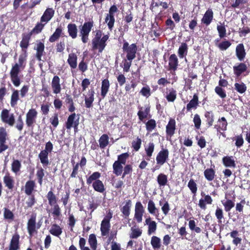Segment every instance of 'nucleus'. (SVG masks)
<instances>
[{
	"mask_svg": "<svg viewBox=\"0 0 250 250\" xmlns=\"http://www.w3.org/2000/svg\"><path fill=\"white\" fill-rule=\"evenodd\" d=\"M102 32L100 30L95 31V34L92 40V47L93 50L98 49L99 52L102 53L105 47L106 42L108 40L109 34L104 35L102 37Z\"/></svg>",
	"mask_w": 250,
	"mask_h": 250,
	"instance_id": "nucleus-1",
	"label": "nucleus"
},
{
	"mask_svg": "<svg viewBox=\"0 0 250 250\" xmlns=\"http://www.w3.org/2000/svg\"><path fill=\"white\" fill-rule=\"evenodd\" d=\"M94 22L93 21L85 22L80 28V36L83 43H86L88 41L89 34L93 27Z\"/></svg>",
	"mask_w": 250,
	"mask_h": 250,
	"instance_id": "nucleus-2",
	"label": "nucleus"
},
{
	"mask_svg": "<svg viewBox=\"0 0 250 250\" xmlns=\"http://www.w3.org/2000/svg\"><path fill=\"white\" fill-rule=\"evenodd\" d=\"M137 50V45L135 43L129 45L125 42L123 44V50L126 53V57L128 61H132L135 58Z\"/></svg>",
	"mask_w": 250,
	"mask_h": 250,
	"instance_id": "nucleus-3",
	"label": "nucleus"
},
{
	"mask_svg": "<svg viewBox=\"0 0 250 250\" xmlns=\"http://www.w3.org/2000/svg\"><path fill=\"white\" fill-rule=\"evenodd\" d=\"M22 68L18 66V64H14L12 66L10 72L11 80L13 84L16 86H19L21 84L20 78L19 74Z\"/></svg>",
	"mask_w": 250,
	"mask_h": 250,
	"instance_id": "nucleus-4",
	"label": "nucleus"
},
{
	"mask_svg": "<svg viewBox=\"0 0 250 250\" xmlns=\"http://www.w3.org/2000/svg\"><path fill=\"white\" fill-rule=\"evenodd\" d=\"M118 11V8L115 5H113L109 10L105 18V22L107 23L108 28L112 30L115 22L114 14Z\"/></svg>",
	"mask_w": 250,
	"mask_h": 250,
	"instance_id": "nucleus-5",
	"label": "nucleus"
},
{
	"mask_svg": "<svg viewBox=\"0 0 250 250\" xmlns=\"http://www.w3.org/2000/svg\"><path fill=\"white\" fill-rule=\"evenodd\" d=\"M38 112L35 109L31 108L26 114V124L28 127L33 125L36 123Z\"/></svg>",
	"mask_w": 250,
	"mask_h": 250,
	"instance_id": "nucleus-6",
	"label": "nucleus"
},
{
	"mask_svg": "<svg viewBox=\"0 0 250 250\" xmlns=\"http://www.w3.org/2000/svg\"><path fill=\"white\" fill-rule=\"evenodd\" d=\"M1 120L3 122L13 126L15 123V117L13 114H10L7 109L2 111L0 115Z\"/></svg>",
	"mask_w": 250,
	"mask_h": 250,
	"instance_id": "nucleus-7",
	"label": "nucleus"
},
{
	"mask_svg": "<svg viewBox=\"0 0 250 250\" xmlns=\"http://www.w3.org/2000/svg\"><path fill=\"white\" fill-rule=\"evenodd\" d=\"M169 152L167 149H162L157 154L156 158L157 164L164 165L168 159Z\"/></svg>",
	"mask_w": 250,
	"mask_h": 250,
	"instance_id": "nucleus-8",
	"label": "nucleus"
},
{
	"mask_svg": "<svg viewBox=\"0 0 250 250\" xmlns=\"http://www.w3.org/2000/svg\"><path fill=\"white\" fill-rule=\"evenodd\" d=\"M79 117L77 116L75 113H72L68 118L65 123V126L67 129H71L72 127H76L79 124Z\"/></svg>",
	"mask_w": 250,
	"mask_h": 250,
	"instance_id": "nucleus-9",
	"label": "nucleus"
},
{
	"mask_svg": "<svg viewBox=\"0 0 250 250\" xmlns=\"http://www.w3.org/2000/svg\"><path fill=\"white\" fill-rule=\"evenodd\" d=\"M51 86L53 93L55 94H59L62 90L60 83V79L58 76H55L51 83Z\"/></svg>",
	"mask_w": 250,
	"mask_h": 250,
	"instance_id": "nucleus-10",
	"label": "nucleus"
},
{
	"mask_svg": "<svg viewBox=\"0 0 250 250\" xmlns=\"http://www.w3.org/2000/svg\"><path fill=\"white\" fill-rule=\"evenodd\" d=\"M112 217V214H109L102 221L101 226V230L103 235H105L108 232L110 227L109 220Z\"/></svg>",
	"mask_w": 250,
	"mask_h": 250,
	"instance_id": "nucleus-11",
	"label": "nucleus"
},
{
	"mask_svg": "<svg viewBox=\"0 0 250 250\" xmlns=\"http://www.w3.org/2000/svg\"><path fill=\"white\" fill-rule=\"evenodd\" d=\"M36 216L32 215L27 222V230L29 234L31 236L36 231Z\"/></svg>",
	"mask_w": 250,
	"mask_h": 250,
	"instance_id": "nucleus-12",
	"label": "nucleus"
},
{
	"mask_svg": "<svg viewBox=\"0 0 250 250\" xmlns=\"http://www.w3.org/2000/svg\"><path fill=\"white\" fill-rule=\"evenodd\" d=\"M144 211V208L141 203L140 202H137L135 205L134 217L139 223L142 221V216Z\"/></svg>",
	"mask_w": 250,
	"mask_h": 250,
	"instance_id": "nucleus-13",
	"label": "nucleus"
},
{
	"mask_svg": "<svg viewBox=\"0 0 250 250\" xmlns=\"http://www.w3.org/2000/svg\"><path fill=\"white\" fill-rule=\"evenodd\" d=\"M55 11L51 8H47L41 18V22H48L54 16Z\"/></svg>",
	"mask_w": 250,
	"mask_h": 250,
	"instance_id": "nucleus-14",
	"label": "nucleus"
},
{
	"mask_svg": "<svg viewBox=\"0 0 250 250\" xmlns=\"http://www.w3.org/2000/svg\"><path fill=\"white\" fill-rule=\"evenodd\" d=\"M176 129V122L174 119H170L166 126V133L168 136H172Z\"/></svg>",
	"mask_w": 250,
	"mask_h": 250,
	"instance_id": "nucleus-15",
	"label": "nucleus"
},
{
	"mask_svg": "<svg viewBox=\"0 0 250 250\" xmlns=\"http://www.w3.org/2000/svg\"><path fill=\"white\" fill-rule=\"evenodd\" d=\"M19 240L20 235L18 234L13 235L10 243L9 250H18L20 248Z\"/></svg>",
	"mask_w": 250,
	"mask_h": 250,
	"instance_id": "nucleus-16",
	"label": "nucleus"
},
{
	"mask_svg": "<svg viewBox=\"0 0 250 250\" xmlns=\"http://www.w3.org/2000/svg\"><path fill=\"white\" fill-rule=\"evenodd\" d=\"M94 91L93 89L89 90L88 93L84 97V102L85 106L87 108H90L92 106V104L94 100Z\"/></svg>",
	"mask_w": 250,
	"mask_h": 250,
	"instance_id": "nucleus-17",
	"label": "nucleus"
},
{
	"mask_svg": "<svg viewBox=\"0 0 250 250\" xmlns=\"http://www.w3.org/2000/svg\"><path fill=\"white\" fill-rule=\"evenodd\" d=\"M236 55L238 59L242 61L246 57V53L244 46L242 43L238 44L236 47Z\"/></svg>",
	"mask_w": 250,
	"mask_h": 250,
	"instance_id": "nucleus-18",
	"label": "nucleus"
},
{
	"mask_svg": "<svg viewBox=\"0 0 250 250\" xmlns=\"http://www.w3.org/2000/svg\"><path fill=\"white\" fill-rule=\"evenodd\" d=\"M213 17V13L212 10L211 9H208L204 15L201 21L206 25H208L212 21Z\"/></svg>",
	"mask_w": 250,
	"mask_h": 250,
	"instance_id": "nucleus-19",
	"label": "nucleus"
},
{
	"mask_svg": "<svg viewBox=\"0 0 250 250\" xmlns=\"http://www.w3.org/2000/svg\"><path fill=\"white\" fill-rule=\"evenodd\" d=\"M3 183L5 185V186L7 187L9 189H12L14 187V180L9 173L6 174L3 177Z\"/></svg>",
	"mask_w": 250,
	"mask_h": 250,
	"instance_id": "nucleus-20",
	"label": "nucleus"
},
{
	"mask_svg": "<svg viewBox=\"0 0 250 250\" xmlns=\"http://www.w3.org/2000/svg\"><path fill=\"white\" fill-rule=\"evenodd\" d=\"M178 63V58L175 54H172L169 58V69L175 71L177 68Z\"/></svg>",
	"mask_w": 250,
	"mask_h": 250,
	"instance_id": "nucleus-21",
	"label": "nucleus"
},
{
	"mask_svg": "<svg viewBox=\"0 0 250 250\" xmlns=\"http://www.w3.org/2000/svg\"><path fill=\"white\" fill-rule=\"evenodd\" d=\"M44 49V45L42 42H39L37 44L35 50H36V57L39 60H41V57L43 55Z\"/></svg>",
	"mask_w": 250,
	"mask_h": 250,
	"instance_id": "nucleus-22",
	"label": "nucleus"
},
{
	"mask_svg": "<svg viewBox=\"0 0 250 250\" xmlns=\"http://www.w3.org/2000/svg\"><path fill=\"white\" fill-rule=\"evenodd\" d=\"M67 30L69 35L72 38L75 39L77 36L78 29L74 23H70L67 25Z\"/></svg>",
	"mask_w": 250,
	"mask_h": 250,
	"instance_id": "nucleus-23",
	"label": "nucleus"
},
{
	"mask_svg": "<svg viewBox=\"0 0 250 250\" xmlns=\"http://www.w3.org/2000/svg\"><path fill=\"white\" fill-rule=\"evenodd\" d=\"M67 62L72 68H76L77 66V56L75 53H70L68 55Z\"/></svg>",
	"mask_w": 250,
	"mask_h": 250,
	"instance_id": "nucleus-24",
	"label": "nucleus"
},
{
	"mask_svg": "<svg viewBox=\"0 0 250 250\" xmlns=\"http://www.w3.org/2000/svg\"><path fill=\"white\" fill-rule=\"evenodd\" d=\"M233 70L234 74L237 76H239L242 73L244 72L247 68V65L244 63H240L237 66H234Z\"/></svg>",
	"mask_w": 250,
	"mask_h": 250,
	"instance_id": "nucleus-25",
	"label": "nucleus"
},
{
	"mask_svg": "<svg viewBox=\"0 0 250 250\" xmlns=\"http://www.w3.org/2000/svg\"><path fill=\"white\" fill-rule=\"evenodd\" d=\"M110 84L107 79H104L102 81L101 87V96L104 98L107 93Z\"/></svg>",
	"mask_w": 250,
	"mask_h": 250,
	"instance_id": "nucleus-26",
	"label": "nucleus"
},
{
	"mask_svg": "<svg viewBox=\"0 0 250 250\" xmlns=\"http://www.w3.org/2000/svg\"><path fill=\"white\" fill-rule=\"evenodd\" d=\"M146 223L148 226V233L150 235L155 232L157 225L156 223L154 221H151L150 217L146 220Z\"/></svg>",
	"mask_w": 250,
	"mask_h": 250,
	"instance_id": "nucleus-27",
	"label": "nucleus"
},
{
	"mask_svg": "<svg viewBox=\"0 0 250 250\" xmlns=\"http://www.w3.org/2000/svg\"><path fill=\"white\" fill-rule=\"evenodd\" d=\"M176 91L173 88H171L167 91L165 97L168 102H173L176 99Z\"/></svg>",
	"mask_w": 250,
	"mask_h": 250,
	"instance_id": "nucleus-28",
	"label": "nucleus"
},
{
	"mask_svg": "<svg viewBox=\"0 0 250 250\" xmlns=\"http://www.w3.org/2000/svg\"><path fill=\"white\" fill-rule=\"evenodd\" d=\"M223 163L226 167H235V161L232 156H225L223 158Z\"/></svg>",
	"mask_w": 250,
	"mask_h": 250,
	"instance_id": "nucleus-29",
	"label": "nucleus"
},
{
	"mask_svg": "<svg viewBox=\"0 0 250 250\" xmlns=\"http://www.w3.org/2000/svg\"><path fill=\"white\" fill-rule=\"evenodd\" d=\"M62 29L61 26L57 27L55 32L50 36L49 41L51 42H53L59 39L62 33Z\"/></svg>",
	"mask_w": 250,
	"mask_h": 250,
	"instance_id": "nucleus-30",
	"label": "nucleus"
},
{
	"mask_svg": "<svg viewBox=\"0 0 250 250\" xmlns=\"http://www.w3.org/2000/svg\"><path fill=\"white\" fill-rule=\"evenodd\" d=\"M92 186H93V188L96 191L102 193L105 190L104 185L103 182L99 180H97L94 181L93 183Z\"/></svg>",
	"mask_w": 250,
	"mask_h": 250,
	"instance_id": "nucleus-31",
	"label": "nucleus"
},
{
	"mask_svg": "<svg viewBox=\"0 0 250 250\" xmlns=\"http://www.w3.org/2000/svg\"><path fill=\"white\" fill-rule=\"evenodd\" d=\"M99 146L101 148H104L109 144V137L107 134L102 135L99 140Z\"/></svg>",
	"mask_w": 250,
	"mask_h": 250,
	"instance_id": "nucleus-32",
	"label": "nucleus"
},
{
	"mask_svg": "<svg viewBox=\"0 0 250 250\" xmlns=\"http://www.w3.org/2000/svg\"><path fill=\"white\" fill-rule=\"evenodd\" d=\"M48 155V153L45 150L41 151L39 155L41 162L44 166H47L49 164Z\"/></svg>",
	"mask_w": 250,
	"mask_h": 250,
	"instance_id": "nucleus-33",
	"label": "nucleus"
},
{
	"mask_svg": "<svg viewBox=\"0 0 250 250\" xmlns=\"http://www.w3.org/2000/svg\"><path fill=\"white\" fill-rule=\"evenodd\" d=\"M217 129L225 131L227 129L228 123L225 117L219 119L217 122Z\"/></svg>",
	"mask_w": 250,
	"mask_h": 250,
	"instance_id": "nucleus-34",
	"label": "nucleus"
},
{
	"mask_svg": "<svg viewBox=\"0 0 250 250\" xmlns=\"http://www.w3.org/2000/svg\"><path fill=\"white\" fill-rule=\"evenodd\" d=\"M157 182L160 187L166 186L168 182L167 176L163 173L159 174L157 177Z\"/></svg>",
	"mask_w": 250,
	"mask_h": 250,
	"instance_id": "nucleus-35",
	"label": "nucleus"
},
{
	"mask_svg": "<svg viewBox=\"0 0 250 250\" xmlns=\"http://www.w3.org/2000/svg\"><path fill=\"white\" fill-rule=\"evenodd\" d=\"M49 232L52 235L58 237L62 234V230L59 226L54 224L51 227Z\"/></svg>",
	"mask_w": 250,
	"mask_h": 250,
	"instance_id": "nucleus-36",
	"label": "nucleus"
},
{
	"mask_svg": "<svg viewBox=\"0 0 250 250\" xmlns=\"http://www.w3.org/2000/svg\"><path fill=\"white\" fill-rule=\"evenodd\" d=\"M19 99V91L17 90H14L11 97L10 104L12 107H15L17 104Z\"/></svg>",
	"mask_w": 250,
	"mask_h": 250,
	"instance_id": "nucleus-37",
	"label": "nucleus"
},
{
	"mask_svg": "<svg viewBox=\"0 0 250 250\" xmlns=\"http://www.w3.org/2000/svg\"><path fill=\"white\" fill-rule=\"evenodd\" d=\"M142 230L138 227H133L131 229L130 237L131 238H137L142 234Z\"/></svg>",
	"mask_w": 250,
	"mask_h": 250,
	"instance_id": "nucleus-38",
	"label": "nucleus"
},
{
	"mask_svg": "<svg viewBox=\"0 0 250 250\" xmlns=\"http://www.w3.org/2000/svg\"><path fill=\"white\" fill-rule=\"evenodd\" d=\"M122 165L117 161L113 165V172L117 176L120 175L122 173L123 167Z\"/></svg>",
	"mask_w": 250,
	"mask_h": 250,
	"instance_id": "nucleus-39",
	"label": "nucleus"
},
{
	"mask_svg": "<svg viewBox=\"0 0 250 250\" xmlns=\"http://www.w3.org/2000/svg\"><path fill=\"white\" fill-rule=\"evenodd\" d=\"M35 187V182L33 181H29L26 183L25 186V192L29 195L31 194Z\"/></svg>",
	"mask_w": 250,
	"mask_h": 250,
	"instance_id": "nucleus-40",
	"label": "nucleus"
},
{
	"mask_svg": "<svg viewBox=\"0 0 250 250\" xmlns=\"http://www.w3.org/2000/svg\"><path fill=\"white\" fill-rule=\"evenodd\" d=\"M88 243L92 250H96L97 242L95 234H91L89 236Z\"/></svg>",
	"mask_w": 250,
	"mask_h": 250,
	"instance_id": "nucleus-41",
	"label": "nucleus"
},
{
	"mask_svg": "<svg viewBox=\"0 0 250 250\" xmlns=\"http://www.w3.org/2000/svg\"><path fill=\"white\" fill-rule=\"evenodd\" d=\"M204 175L208 181H212L215 177V171L211 168H208L205 170Z\"/></svg>",
	"mask_w": 250,
	"mask_h": 250,
	"instance_id": "nucleus-42",
	"label": "nucleus"
},
{
	"mask_svg": "<svg viewBox=\"0 0 250 250\" xmlns=\"http://www.w3.org/2000/svg\"><path fill=\"white\" fill-rule=\"evenodd\" d=\"M151 244L154 250L159 249L161 247V239L155 236L151 237Z\"/></svg>",
	"mask_w": 250,
	"mask_h": 250,
	"instance_id": "nucleus-43",
	"label": "nucleus"
},
{
	"mask_svg": "<svg viewBox=\"0 0 250 250\" xmlns=\"http://www.w3.org/2000/svg\"><path fill=\"white\" fill-rule=\"evenodd\" d=\"M21 167V162L18 160H14L11 164L12 171L15 173H17L20 170Z\"/></svg>",
	"mask_w": 250,
	"mask_h": 250,
	"instance_id": "nucleus-44",
	"label": "nucleus"
},
{
	"mask_svg": "<svg viewBox=\"0 0 250 250\" xmlns=\"http://www.w3.org/2000/svg\"><path fill=\"white\" fill-rule=\"evenodd\" d=\"M235 89L239 93H244L247 90V86L243 83H235L234 84Z\"/></svg>",
	"mask_w": 250,
	"mask_h": 250,
	"instance_id": "nucleus-45",
	"label": "nucleus"
},
{
	"mask_svg": "<svg viewBox=\"0 0 250 250\" xmlns=\"http://www.w3.org/2000/svg\"><path fill=\"white\" fill-rule=\"evenodd\" d=\"M131 201L128 200L126 202L125 205L121 209V211L125 216H128L130 214V208L131 206Z\"/></svg>",
	"mask_w": 250,
	"mask_h": 250,
	"instance_id": "nucleus-46",
	"label": "nucleus"
},
{
	"mask_svg": "<svg viewBox=\"0 0 250 250\" xmlns=\"http://www.w3.org/2000/svg\"><path fill=\"white\" fill-rule=\"evenodd\" d=\"M49 204L50 206L57 204V198L52 191H49L47 195Z\"/></svg>",
	"mask_w": 250,
	"mask_h": 250,
	"instance_id": "nucleus-47",
	"label": "nucleus"
},
{
	"mask_svg": "<svg viewBox=\"0 0 250 250\" xmlns=\"http://www.w3.org/2000/svg\"><path fill=\"white\" fill-rule=\"evenodd\" d=\"M198 96L194 95L193 97V99L190 100L189 103L187 105V109L188 110H190L192 108L196 107L198 104Z\"/></svg>",
	"mask_w": 250,
	"mask_h": 250,
	"instance_id": "nucleus-48",
	"label": "nucleus"
},
{
	"mask_svg": "<svg viewBox=\"0 0 250 250\" xmlns=\"http://www.w3.org/2000/svg\"><path fill=\"white\" fill-rule=\"evenodd\" d=\"M154 145L153 143H149L148 145V146L145 148V151L146 152V155L148 157L146 159L147 160H150V158L152 155V153L154 151Z\"/></svg>",
	"mask_w": 250,
	"mask_h": 250,
	"instance_id": "nucleus-49",
	"label": "nucleus"
},
{
	"mask_svg": "<svg viewBox=\"0 0 250 250\" xmlns=\"http://www.w3.org/2000/svg\"><path fill=\"white\" fill-rule=\"evenodd\" d=\"M188 51V45L186 43H182L178 50L179 56L183 58L185 54H187Z\"/></svg>",
	"mask_w": 250,
	"mask_h": 250,
	"instance_id": "nucleus-50",
	"label": "nucleus"
},
{
	"mask_svg": "<svg viewBox=\"0 0 250 250\" xmlns=\"http://www.w3.org/2000/svg\"><path fill=\"white\" fill-rule=\"evenodd\" d=\"M222 203L224 206L226 211H229L234 206V203L229 199L227 200L226 201H222Z\"/></svg>",
	"mask_w": 250,
	"mask_h": 250,
	"instance_id": "nucleus-51",
	"label": "nucleus"
},
{
	"mask_svg": "<svg viewBox=\"0 0 250 250\" xmlns=\"http://www.w3.org/2000/svg\"><path fill=\"white\" fill-rule=\"evenodd\" d=\"M205 117L207 118V121L209 126L212 125L214 122V114L211 111H207L205 114Z\"/></svg>",
	"mask_w": 250,
	"mask_h": 250,
	"instance_id": "nucleus-52",
	"label": "nucleus"
},
{
	"mask_svg": "<svg viewBox=\"0 0 250 250\" xmlns=\"http://www.w3.org/2000/svg\"><path fill=\"white\" fill-rule=\"evenodd\" d=\"M101 176V174L99 172H95L91 175L86 180L87 184H90L93 182L98 180V179Z\"/></svg>",
	"mask_w": 250,
	"mask_h": 250,
	"instance_id": "nucleus-53",
	"label": "nucleus"
},
{
	"mask_svg": "<svg viewBox=\"0 0 250 250\" xmlns=\"http://www.w3.org/2000/svg\"><path fill=\"white\" fill-rule=\"evenodd\" d=\"M188 186L191 192L195 195L197 190V184L193 179H190L188 183Z\"/></svg>",
	"mask_w": 250,
	"mask_h": 250,
	"instance_id": "nucleus-54",
	"label": "nucleus"
},
{
	"mask_svg": "<svg viewBox=\"0 0 250 250\" xmlns=\"http://www.w3.org/2000/svg\"><path fill=\"white\" fill-rule=\"evenodd\" d=\"M147 209L149 212L152 214H155L158 212V209L156 208L154 203L152 200L149 201Z\"/></svg>",
	"mask_w": 250,
	"mask_h": 250,
	"instance_id": "nucleus-55",
	"label": "nucleus"
},
{
	"mask_svg": "<svg viewBox=\"0 0 250 250\" xmlns=\"http://www.w3.org/2000/svg\"><path fill=\"white\" fill-rule=\"evenodd\" d=\"M156 122L153 119L148 120L146 123V129L149 132L152 131L156 127Z\"/></svg>",
	"mask_w": 250,
	"mask_h": 250,
	"instance_id": "nucleus-56",
	"label": "nucleus"
},
{
	"mask_svg": "<svg viewBox=\"0 0 250 250\" xmlns=\"http://www.w3.org/2000/svg\"><path fill=\"white\" fill-rule=\"evenodd\" d=\"M52 207L51 208V212L54 217H59L61 214V208L59 205L57 204L51 206Z\"/></svg>",
	"mask_w": 250,
	"mask_h": 250,
	"instance_id": "nucleus-57",
	"label": "nucleus"
},
{
	"mask_svg": "<svg viewBox=\"0 0 250 250\" xmlns=\"http://www.w3.org/2000/svg\"><path fill=\"white\" fill-rule=\"evenodd\" d=\"M149 112V108H146L145 110H139L138 112V116L141 121H143L148 115Z\"/></svg>",
	"mask_w": 250,
	"mask_h": 250,
	"instance_id": "nucleus-58",
	"label": "nucleus"
},
{
	"mask_svg": "<svg viewBox=\"0 0 250 250\" xmlns=\"http://www.w3.org/2000/svg\"><path fill=\"white\" fill-rule=\"evenodd\" d=\"M217 29L219 33V37L222 38L224 37L226 35V29L224 25L222 24L218 25Z\"/></svg>",
	"mask_w": 250,
	"mask_h": 250,
	"instance_id": "nucleus-59",
	"label": "nucleus"
},
{
	"mask_svg": "<svg viewBox=\"0 0 250 250\" xmlns=\"http://www.w3.org/2000/svg\"><path fill=\"white\" fill-rule=\"evenodd\" d=\"M26 55H21L19 56L18 62L15 63V64H18V66L24 69L25 67V62L26 61Z\"/></svg>",
	"mask_w": 250,
	"mask_h": 250,
	"instance_id": "nucleus-60",
	"label": "nucleus"
},
{
	"mask_svg": "<svg viewBox=\"0 0 250 250\" xmlns=\"http://www.w3.org/2000/svg\"><path fill=\"white\" fill-rule=\"evenodd\" d=\"M140 93L146 98L149 97L151 95L150 87L148 85L143 87L140 91Z\"/></svg>",
	"mask_w": 250,
	"mask_h": 250,
	"instance_id": "nucleus-61",
	"label": "nucleus"
},
{
	"mask_svg": "<svg viewBox=\"0 0 250 250\" xmlns=\"http://www.w3.org/2000/svg\"><path fill=\"white\" fill-rule=\"evenodd\" d=\"M129 155L127 153H123L118 156V160L116 161L118 163L125 165L126 163V159L128 158Z\"/></svg>",
	"mask_w": 250,
	"mask_h": 250,
	"instance_id": "nucleus-62",
	"label": "nucleus"
},
{
	"mask_svg": "<svg viewBox=\"0 0 250 250\" xmlns=\"http://www.w3.org/2000/svg\"><path fill=\"white\" fill-rule=\"evenodd\" d=\"M7 138V133L3 127L0 128V142H6Z\"/></svg>",
	"mask_w": 250,
	"mask_h": 250,
	"instance_id": "nucleus-63",
	"label": "nucleus"
},
{
	"mask_svg": "<svg viewBox=\"0 0 250 250\" xmlns=\"http://www.w3.org/2000/svg\"><path fill=\"white\" fill-rule=\"evenodd\" d=\"M3 216L5 219L12 220L14 218V214L13 212L6 208H4Z\"/></svg>",
	"mask_w": 250,
	"mask_h": 250,
	"instance_id": "nucleus-64",
	"label": "nucleus"
}]
</instances>
